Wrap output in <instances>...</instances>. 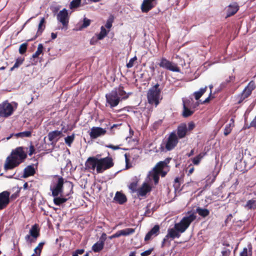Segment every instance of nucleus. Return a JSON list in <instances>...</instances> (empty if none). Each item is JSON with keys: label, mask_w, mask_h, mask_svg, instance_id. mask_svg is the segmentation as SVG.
<instances>
[{"label": "nucleus", "mask_w": 256, "mask_h": 256, "mask_svg": "<svg viewBox=\"0 0 256 256\" xmlns=\"http://www.w3.org/2000/svg\"><path fill=\"white\" fill-rule=\"evenodd\" d=\"M26 153L23 147H18L12 150L11 155L8 156L4 164V169L12 170L22 162L26 158Z\"/></svg>", "instance_id": "1"}, {"label": "nucleus", "mask_w": 256, "mask_h": 256, "mask_svg": "<svg viewBox=\"0 0 256 256\" xmlns=\"http://www.w3.org/2000/svg\"><path fill=\"white\" fill-rule=\"evenodd\" d=\"M130 94V93H126L122 87L120 86L118 88H115L106 94V105L108 104L110 108H114L118 104L120 101L128 98Z\"/></svg>", "instance_id": "2"}, {"label": "nucleus", "mask_w": 256, "mask_h": 256, "mask_svg": "<svg viewBox=\"0 0 256 256\" xmlns=\"http://www.w3.org/2000/svg\"><path fill=\"white\" fill-rule=\"evenodd\" d=\"M159 84H156L151 88L148 92L147 99L148 102L150 104H154L156 106L162 99L160 95V90L158 88Z\"/></svg>", "instance_id": "3"}, {"label": "nucleus", "mask_w": 256, "mask_h": 256, "mask_svg": "<svg viewBox=\"0 0 256 256\" xmlns=\"http://www.w3.org/2000/svg\"><path fill=\"white\" fill-rule=\"evenodd\" d=\"M18 105L16 102H8V100L0 104V117L8 118L12 116L16 110Z\"/></svg>", "instance_id": "4"}, {"label": "nucleus", "mask_w": 256, "mask_h": 256, "mask_svg": "<svg viewBox=\"0 0 256 256\" xmlns=\"http://www.w3.org/2000/svg\"><path fill=\"white\" fill-rule=\"evenodd\" d=\"M196 218V216L195 214L194 213H191L188 216H184L179 222L175 224L174 226L182 234L186 231L190 223L193 222Z\"/></svg>", "instance_id": "5"}, {"label": "nucleus", "mask_w": 256, "mask_h": 256, "mask_svg": "<svg viewBox=\"0 0 256 256\" xmlns=\"http://www.w3.org/2000/svg\"><path fill=\"white\" fill-rule=\"evenodd\" d=\"M64 183V179L62 177H58L57 180L52 181L50 186V190L52 192V196H62Z\"/></svg>", "instance_id": "6"}, {"label": "nucleus", "mask_w": 256, "mask_h": 256, "mask_svg": "<svg viewBox=\"0 0 256 256\" xmlns=\"http://www.w3.org/2000/svg\"><path fill=\"white\" fill-rule=\"evenodd\" d=\"M98 166L96 168L98 173H102L104 170L113 166L114 164L111 157L98 158Z\"/></svg>", "instance_id": "7"}, {"label": "nucleus", "mask_w": 256, "mask_h": 256, "mask_svg": "<svg viewBox=\"0 0 256 256\" xmlns=\"http://www.w3.org/2000/svg\"><path fill=\"white\" fill-rule=\"evenodd\" d=\"M178 142V138L176 132L174 131L170 133L165 144V148L166 150L170 151L173 150L177 145Z\"/></svg>", "instance_id": "8"}, {"label": "nucleus", "mask_w": 256, "mask_h": 256, "mask_svg": "<svg viewBox=\"0 0 256 256\" xmlns=\"http://www.w3.org/2000/svg\"><path fill=\"white\" fill-rule=\"evenodd\" d=\"M40 236V230L38 224L33 225L30 230V234L25 236L26 242L30 243L34 242Z\"/></svg>", "instance_id": "9"}, {"label": "nucleus", "mask_w": 256, "mask_h": 256, "mask_svg": "<svg viewBox=\"0 0 256 256\" xmlns=\"http://www.w3.org/2000/svg\"><path fill=\"white\" fill-rule=\"evenodd\" d=\"M180 234L181 233L174 227V228H168L167 234L163 240L162 246L168 242L170 238L172 240H174L175 238H179L180 236Z\"/></svg>", "instance_id": "10"}, {"label": "nucleus", "mask_w": 256, "mask_h": 256, "mask_svg": "<svg viewBox=\"0 0 256 256\" xmlns=\"http://www.w3.org/2000/svg\"><path fill=\"white\" fill-rule=\"evenodd\" d=\"M156 4V0H143L140 7L141 10L142 12L147 13L155 7Z\"/></svg>", "instance_id": "11"}, {"label": "nucleus", "mask_w": 256, "mask_h": 256, "mask_svg": "<svg viewBox=\"0 0 256 256\" xmlns=\"http://www.w3.org/2000/svg\"><path fill=\"white\" fill-rule=\"evenodd\" d=\"M10 192L4 191L0 193V210L4 208L10 202Z\"/></svg>", "instance_id": "12"}, {"label": "nucleus", "mask_w": 256, "mask_h": 256, "mask_svg": "<svg viewBox=\"0 0 256 256\" xmlns=\"http://www.w3.org/2000/svg\"><path fill=\"white\" fill-rule=\"evenodd\" d=\"M106 133V130L100 127H92L90 132V137L92 139L96 138L98 137L104 136Z\"/></svg>", "instance_id": "13"}, {"label": "nucleus", "mask_w": 256, "mask_h": 256, "mask_svg": "<svg viewBox=\"0 0 256 256\" xmlns=\"http://www.w3.org/2000/svg\"><path fill=\"white\" fill-rule=\"evenodd\" d=\"M58 20L62 24L63 26H66L68 23V10L64 8L60 10L57 16Z\"/></svg>", "instance_id": "14"}, {"label": "nucleus", "mask_w": 256, "mask_h": 256, "mask_svg": "<svg viewBox=\"0 0 256 256\" xmlns=\"http://www.w3.org/2000/svg\"><path fill=\"white\" fill-rule=\"evenodd\" d=\"M152 190L151 186L146 182L142 184V186L137 190L138 195L140 196H145Z\"/></svg>", "instance_id": "15"}, {"label": "nucleus", "mask_w": 256, "mask_h": 256, "mask_svg": "<svg viewBox=\"0 0 256 256\" xmlns=\"http://www.w3.org/2000/svg\"><path fill=\"white\" fill-rule=\"evenodd\" d=\"M98 158L94 157L89 158L86 162V166L88 169L94 170L98 168Z\"/></svg>", "instance_id": "16"}, {"label": "nucleus", "mask_w": 256, "mask_h": 256, "mask_svg": "<svg viewBox=\"0 0 256 256\" xmlns=\"http://www.w3.org/2000/svg\"><path fill=\"white\" fill-rule=\"evenodd\" d=\"M188 129L186 124L184 123L181 124L177 128L176 135L178 138H182L186 135Z\"/></svg>", "instance_id": "17"}, {"label": "nucleus", "mask_w": 256, "mask_h": 256, "mask_svg": "<svg viewBox=\"0 0 256 256\" xmlns=\"http://www.w3.org/2000/svg\"><path fill=\"white\" fill-rule=\"evenodd\" d=\"M238 10L239 6L236 2L230 4L226 8V18H228L234 15L236 13Z\"/></svg>", "instance_id": "18"}, {"label": "nucleus", "mask_w": 256, "mask_h": 256, "mask_svg": "<svg viewBox=\"0 0 256 256\" xmlns=\"http://www.w3.org/2000/svg\"><path fill=\"white\" fill-rule=\"evenodd\" d=\"M62 136V130H54L48 133V138L50 142H56L61 138Z\"/></svg>", "instance_id": "19"}, {"label": "nucleus", "mask_w": 256, "mask_h": 256, "mask_svg": "<svg viewBox=\"0 0 256 256\" xmlns=\"http://www.w3.org/2000/svg\"><path fill=\"white\" fill-rule=\"evenodd\" d=\"M160 230V226L158 225H155L154 227L146 234L144 240L148 241L150 240L153 236L158 235Z\"/></svg>", "instance_id": "20"}, {"label": "nucleus", "mask_w": 256, "mask_h": 256, "mask_svg": "<svg viewBox=\"0 0 256 256\" xmlns=\"http://www.w3.org/2000/svg\"><path fill=\"white\" fill-rule=\"evenodd\" d=\"M36 173V168L34 165L27 166L24 170L22 177L26 178L30 176H34Z\"/></svg>", "instance_id": "21"}, {"label": "nucleus", "mask_w": 256, "mask_h": 256, "mask_svg": "<svg viewBox=\"0 0 256 256\" xmlns=\"http://www.w3.org/2000/svg\"><path fill=\"white\" fill-rule=\"evenodd\" d=\"M45 22V19L44 18H42L40 20V22L38 26V30L36 32V34L34 38L28 40V41H31L34 40L37 37L42 34V32L45 28V25L44 24Z\"/></svg>", "instance_id": "22"}, {"label": "nucleus", "mask_w": 256, "mask_h": 256, "mask_svg": "<svg viewBox=\"0 0 256 256\" xmlns=\"http://www.w3.org/2000/svg\"><path fill=\"white\" fill-rule=\"evenodd\" d=\"M160 174V172L153 168V170L149 172L148 178L149 180H154V184H157L158 182L159 175Z\"/></svg>", "instance_id": "23"}, {"label": "nucleus", "mask_w": 256, "mask_h": 256, "mask_svg": "<svg viewBox=\"0 0 256 256\" xmlns=\"http://www.w3.org/2000/svg\"><path fill=\"white\" fill-rule=\"evenodd\" d=\"M170 160V158H166L164 161L158 162L154 168V170H156L160 173L163 168L167 166V164L169 163Z\"/></svg>", "instance_id": "24"}, {"label": "nucleus", "mask_w": 256, "mask_h": 256, "mask_svg": "<svg viewBox=\"0 0 256 256\" xmlns=\"http://www.w3.org/2000/svg\"><path fill=\"white\" fill-rule=\"evenodd\" d=\"M68 196V194H66L65 196ZM65 196H62V195L60 196H57L56 197H54V204L60 206L66 202L68 200V198H66Z\"/></svg>", "instance_id": "25"}, {"label": "nucleus", "mask_w": 256, "mask_h": 256, "mask_svg": "<svg viewBox=\"0 0 256 256\" xmlns=\"http://www.w3.org/2000/svg\"><path fill=\"white\" fill-rule=\"evenodd\" d=\"M114 200L120 204H122L126 202V198L124 194L120 192H116Z\"/></svg>", "instance_id": "26"}, {"label": "nucleus", "mask_w": 256, "mask_h": 256, "mask_svg": "<svg viewBox=\"0 0 256 256\" xmlns=\"http://www.w3.org/2000/svg\"><path fill=\"white\" fill-rule=\"evenodd\" d=\"M206 154V152H202L199 154L198 156L194 157L192 159V161L194 164V165H198L200 163L201 160L204 158V156Z\"/></svg>", "instance_id": "27"}, {"label": "nucleus", "mask_w": 256, "mask_h": 256, "mask_svg": "<svg viewBox=\"0 0 256 256\" xmlns=\"http://www.w3.org/2000/svg\"><path fill=\"white\" fill-rule=\"evenodd\" d=\"M183 108H184V110L182 112V116L184 118L188 117L190 116H191L193 113L194 111L192 110H190L188 109L186 106V101L183 100Z\"/></svg>", "instance_id": "28"}, {"label": "nucleus", "mask_w": 256, "mask_h": 256, "mask_svg": "<svg viewBox=\"0 0 256 256\" xmlns=\"http://www.w3.org/2000/svg\"><path fill=\"white\" fill-rule=\"evenodd\" d=\"M110 30L108 31L106 30L104 26H102L100 28V32L98 34H96L97 40H102L104 37L106 36Z\"/></svg>", "instance_id": "29"}, {"label": "nucleus", "mask_w": 256, "mask_h": 256, "mask_svg": "<svg viewBox=\"0 0 256 256\" xmlns=\"http://www.w3.org/2000/svg\"><path fill=\"white\" fill-rule=\"evenodd\" d=\"M104 244L102 242L98 241L92 246V250L95 252H100L104 248Z\"/></svg>", "instance_id": "30"}, {"label": "nucleus", "mask_w": 256, "mask_h": 256, "mask_svg": "<svg viewBox=\"0 0 256 256\" xmlns=\"http://www.w3.org/2000/svg\"><path fill=\"white\" fill-rule=\"evenodd\" d=\"M120 236H127L132 234L135 232V229L132 228H126L119 230Z\"/></svg>", "instance_id": "31"}, {"label": "nucleus", "mask_w": 256, "mask_h": 256, "mask_svg": "<svg viewBox=\"0 0 256 256\" xmlns=\"http://www.w3.org/2000/svg\"><path fill=\"white\" fill-rule=\"evenodd\" d=\"M43 49L44 46L42 44H40L38 45L36 51L32 55V58H34V60L36 58H38L40 54H42Z\"/></svg>", "instance_id": "32"}, {"label": "nucleus", "mask_w": 256, "mask_h": 256, "mask_svg": "<svg viewBox=\"0 0 256 256\" xmlns=\"http://www.w3.org/2000/svg\"><path fill=\"white\" fill-rule=\"evenodd\" d=\"M196 212L204 218L210 214V211L206 208H198L196 210Z\"/></svg>", "instance_id": "33"}, {"label": "nucleus", "mask_w": 256, "mask_h": 256, "mask_svg": "<svg viewBox=\"0 0 256 256\" xmlns=\"http://www.w3.org/2000/svg\"><path fill=\"white\" fill-rule=\"evenodd\" d=\"M248 210H254L256 208V200H248L244 206Z\"/></svg>", "instance_id": "34"}, {"label": "nucleus", "mask_w": 256, "mask_h": 256, "mask_svg": "<svg viewBox=\"0 0 256 256\" xmlns=\"http://www.w3.org/2000/svg\"><path fill=\"white\" fill-rule=\"evenodd\" d=\"M206 88L207 86H206L204 88H200L198 91L195 92L194 94L195 98L196 100H198L206 92Z\"/></svg>", "instance_id": "35"}, {"label": "nucleus", "mask_w": 256, "mask_h": 256, "mask_svg": "<svg viewBox=\"0 0 256 256\" xmlns=\"http://www.w3.org/2000/svg\"><path fill=\"white\" fill-rule=\"evenodd\" d=\"M166 69L172 72H179L180 71V68L176 66V65H160Z\"/></svg>", "instance_id": "36"}, {"label": "nucleus", "mask_w": 256, "mask_h": 256, "mask_svg": "<svg viewBox=\"0 0 256 256\" xmlns=\"http://www.w3.org/2000/svg\"><path fill=\"white\" fill-rule=\"evenodd\" d=\"M82 0H72L70 4V8L74 9L78 8L81 3Z\"/></svg>", "instance_id": "37"}, {"label": "nucleus", "mask_w": 256, "mask_h": 256, "mask_svg": "<svg viewBox=\"0 0 256 256\" xmlns=\"http://www.w3.org/2000/svg\"><path fill=\"white\" fill-rule=\"evenodd\" d=\"M32 135V132L30 131H25L23 132H20L17 133L15 134L16 137H30Z\"/></svg>", "instance_id": "38"}, {"label": "nucleus", "mask_w": 256, "mask_h": 256, "mask_svg": "<svg viewBox=\"0 0 256 256\" xmlns=\"http://www.w3.org/2000/svg\"><path fill=\"white\" fill-rule=\"evenodd\" d=\"M74 134H72L71 136H68L64 138L65 142L68 146H70L71 144L74 140Z\"/></svg>", "instance_id": "39"}, {"label": "nucleus", "mask_w": 256, "mask_h": 256, "mask_svg": "<svg viewBox=\"0 0 256 256\" xmlns=\"http://www.w3.org/2000/svg\"><path fill=\"white\" fill-rule=\"evenodd\" d=\"M44 244V242H41L39 243L38 245L34 250L35 254H40Z\"/></svg>", "instance_id": "40"}, {"label": "nucleus", "mask_w": 256, "mask_h": 256, "mask_svg": "<svg viewBox=\"0 0 256 256\" xmlns=\"http://www.w3.org/2000/svg\"><path fill=\"white\" fill-rule=\"evenodd\" d=\"M114 17L112 16H110L106 20V24L104 26L105 28H106L110 30V29L112 27Z\"/></svg>", "instance_id": "41"}, {"label": "nucleus", "mask_w": 256, "mask_h": 256, "mask_svg": "<svg viewBox=\"0 0 256 256\" xmlns=\"http://www.w3.org/2000/svg\"><path fill=\"white\" fill-rule=\"evenodd\" d=\"M252 93V91L247 89L246 88L243 90L241 94V98L244 100V98H248Z\"/></svg>", "instance_id": "42"}, {"label": "nucleus", "mask_w": 256, "mask_h": 256, "mask_svg": "<svg viewBox=\"0 0 256 256\" xmlns=\"http://www.w3.org/2000/svg\"><path fill=\"white\" fill-rule=\"evenodd\" d=\"M28 44L24 43L22 44L19 48V52L20 54H24L27 50Z\"/></svg>", "instance_id": "43"}, {"label": "nucleus", "mask_w": 256, "mask_h": 256, "mask_svg": "<svg viewBox=\"0 0 256 256\" xmlns=\"http://www.w3.org/2000/svg\"><path fill=\"white\" fill-rule=\"evenodd\" d=\"M233 128H234L233 126H231L230 125L228 124L226 125V126L224 129V135L226 136L228 134H229L231 132Z\"/></svg>", "instance_id": "44"}, {"label": "nucleus", "mask_w": 256, "mask_h": 256, "mask_svg": "<svg viewBox=\"0 0 256 256\" xmlns=\"http://www.w3.org/2000/svg\"><path fill=\"white\" fill-rule=\"evenodd\" d=\"M90 20L89 19H88L86 18H84L83 24L81 26V28H87L88 26H89L90 25Z\"/></svg>", "instance_id": "45"}, {"label": "nucleus", "mask_w": 256, "mask_h": 256, "mask_svg": "<svg viewBox=\"0 0 256 256\" xmlns=\"http://www.w3.org/2000/svg\"><path fill=\"white\" fill-rule=\"evenodd\" d=\"M136 186H137V182H133L130 184L128 186V188L130 190H131L132 192L137 191L136 190Z\"/></svg>", "instance_id": "46"}, {"label": "nucleus", "mask_w": 256, "mask_h": 256, "mask_svg": "<svg viewBox=\"0 0 256 256\" xmlns=\"http://www.w3.org/2000/svg\"><path fill=\"white\" fill-rule=\"evenodd\" d=\"M153 250H154L153 248H150L148 250H146L142 252L141 254V256H148L151 254V253L153 251Z\"/></svg>", "instance_id": "47"}, {"label": "nucleus", "mask_w": 256, "mask_h": 256, "mask_svg": "<svg viewBox=\"0 0 256 256\" xmlns=\"http://www.w3.org/2000/svg\"><path fill=\"white\" fill-rule=\"evenodd\" d=\"M254 88L255 84L254 82L252 81L248 84L246 88L248 89L249 90L252 92V90Z\"/></svg>", "instance_id": "48"}, {"label": "nucleus", "mask_w": 256, "mask_h": 256, "mask_svg": "<svg viewBox=\"0 0 256 256\" xmlns=\"http://www.w3.org/2000/svg\"><path fill=\"white\" fill-rule=\"evenodd\" d=\"M195 127V124L193 122H190L188 123V127L187 128L188 130H192Z\"/></svg>", "instance_id": "49"}, {"label": "nucleus", "mask_w": 256, "mask_h": 256, "mask_svg": "<svg viewBox=\"0 0 256 256\" xmlns=\"http://www.w3.org/2000/svg\"><path fill=\"white\" fill-rule=\"evenodd\" d=\"M240 256H248V251L246 248H243L242 251L240 254Z\"/></svg>", "instance_id": "50"}, {"label": "nucleus", "mask_w": 256, "mask_h": 256, "mask_svg": "<svg viewBox=\"0 0 256 256\" xmlns=\"http://www.w3.org/2000/svg\"><path fill=\"white\" fill-rule=\"evenodd\" d=\"M34 152V148L32 144L30 146V150L28 152V155L32 156Z\"/></svg>", "instance_id": "51"}, {"label": "nucleus", "mask_w": 256, "mask_h": 256, "mask_svg": "<svg viewBox=\"0 0 256 256\" xmlns=\"http://www.w3.org/2000/svg\"><path fill=\"white\" fill-rule=\"evenodd\" d=\"M120 232H119V230L116 233H115L114 234L110 236H109V238L110 240H112V238H118V237H120Z\"/></svg>", "instance_id": "52"}, {"label": "nucleus", "mask_w": 256, "mask_h": 256, "mask_svg": "<svg viewBox=\"0 0 256 256\" xmlns=\"http://www.w3.org/2000/svg\"><path fill=\"white\" fill-rule=\"evenodd\" d=\"M106 147L112 149L113 150H117L120 149V147L118 146H115L112 144H109L106 146Z\"/></svg>", "instance_id": "53"}, {"label": "nucleus", "mask_w": 256, "mask_h": 256, "mask_svg": "<svg viewBox=\"0 0 256 256\" xmlns=\"http://www.w3.org/2000/svg\"><path fill=\"white\" fill-rule=\"evenodd\" d=\"M230 253V251L229 250H225L222 252V256H228Z\"/></svg>", "instance_id": "54"}, {"label": "nucleus", "mask_w": 256, "mask_h": 256, "mask_svg": "<svg viewBox=\"0 0 256 256\" xmlns=\"http://www.w3.org/2000/svg\"><path fill=\"white\" fill-rule=\"evenodd\" d=\"M106 235L105 233H103L100 238V242H103V244H104V241L106 240Z\"/></svg>", "instance_id": "55"}, {"label": "nucleus", "mask_w": 256, "mask_h": 256, "mask_svg": "<svg viewBox=\"0 0 256 256\" xmlns=\"http://www.w3.org/2000/svg\"><path fill=\"white\" fill-rule=\"evenodd\" d=\"M250 126L254 127L256 128V117L254 118V120L250 122Z\"/></svg>", "instance_id": "56"}, {"label": "nucleus", "mask_w": 256, "mask_h": 256, "mask_svg": "<svg viewBox=\"0 0 256 256\" xmlns=\"http://www.w3.org/2000/svg\"><path fill=\"white\" fill-rule=\"evenodd\" d=\"M160 64H172L170 62L168 61L166 59L162 58V62L160 63Z\"/></svg>", "instance_id": "57"}, {"label": "nucleus", "mask_w": 256, "mask_h": 256, "mask_svg": "<svg viewBox=\"0 0 256 256\" xmlns=\"http://www.w3.org/2000/svg\"><path fill=\"white\" fill-rule=\"evenodd\" d=\"M24 60V58H18L14 64H21L23 62Z\"/></svg>", "instance_id": "58"}, {"label": "nucleus", "mask_w": 256, "mask_h": 256, "mask_svg": "<svg viewBox=\"0 0 256 256\" xmlns=\"http://www.w3.org/2000/svg\"><path fill=\"white\" fill-rule=\"evenodd\" d=\"M136 60V57L134 56L130 60L128 64H133L134 61Z\"/></svg>", "instance_id": "59"}, {"label": "nucleus", "mask_w": 256, "mask_h": 256, "mask_svg": "<svg viewBox=\"0 0 256 256\" xmlns=\"http://www.w3.org/2000/svg\"><path fill=\"white\" fill-rule=\"evenodd\" d=\"M228 124L230 125L231 126L234 127V120L233 118H231L230 120V122Z\"/></svg>", "instance_id": "60"}, {"label": "nucleus", "mask_w": 256, "mask_h": 256, "mask_svg": "<svg viewBox=\"0 0 256 256\" xmlns=\"http://www.w3.org/2000/svg\"><path fill=\"white\" fill-rule=\"evenodd\" d=\"M76 252L78 254H82L84 252V250L83 249L77 250Z\"/></svg>", "instance_id": "61"}, {"label": "nucleus", "mask_w": 256, "mask_h": 256, "mask_svg": "<svg viewBox=\"0 0 256 256\" xmlns=\"http://www.w3.org/2000/svg\"><path fill=\"white\" fill-rule=\"evenodd\" d=\"M194 167L190 168L188 170V174L189 176V175L192 174V173L194 172Z\"/></svg>", "instance_id": "62"}, {"label": "nucleus", "mask_w": 256, "mask_h": 256, "mask_svg": "<svg viewBox=\"0 0 256 256\" xmlns=\"http://www.w3.org/2000/svg\"><path fill=\"white\" fill-rule=\"evenodd\" d=\"M234 80V77L233 76H230L229 77V80H227L226 82H233Z\"/></svg>", "instance_id": "63"}, {"label": "nucleus", "mask_w": 256, "mask_h": 256, "mask_svg": "<svg viewBox=\"0 0 256 256\" xmlns=\"http://www.w3.org/2000/svg\"><path fill=\"white\" fill-rule=\"evenodd\" d=\"M56 36H57V34L56 33L52 32L51 34V37L52 40L56 38Z\"/></svg>", "instance_id": "64"}]
</instances>
